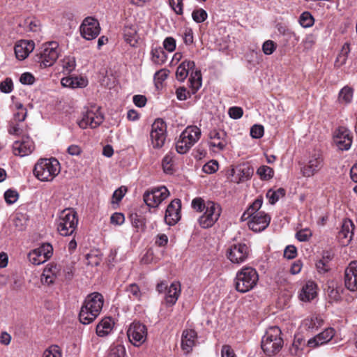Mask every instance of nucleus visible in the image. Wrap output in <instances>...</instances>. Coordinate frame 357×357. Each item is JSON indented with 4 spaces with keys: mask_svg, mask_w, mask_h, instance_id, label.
<instances>
[{
    "mask_svg": "<svg viewBox=\"0 0 357 357\" xmlns=\"http://www.w3.org/2000/svg\"><path fill=\"white\" fill-rule=\"evenodd\" d=\"M192 207L198 212L204 211L199 218L198 222L204 229L210 228L218 220L222 213L220 205L212 201L205 202L201 197H196L192 201Z\"/></svg>",
    "mask_w": 357,
    "mask_h": 357,
    "instance_id": "f257e3e1",
    "label": "nucleus"
},
{
    "mask_svg": "<svg viewBox=\"0 0 357 357\" xmlns=\"http://www.w3.org/2000/svg\"><path fill=\"white\" fill-rule=\"evenodd\" d=\"M103 303L104 298L101 294L93 292L88 295L79 314L80 322L83 324L93 322L100 314Z\"/></svg>",
    "mask_w": 357,
    "mask_h": 357,
    "instance_id": "f03ea898",
    "label": "nucleus"
},
{
    "mask_svg": "<svg viewBox=\"0 0 357 357\" xmlns=\"http://www.w3.org/2000/svg\"><path fill=\"white\" fill-rule=\"evenodd\" d=\"M59 160L54 158H40L33 168L34 176L40 181H52L60 172Z\"/></svg>",
    "mask_w": 357,
    "mask_h": 357,
    "instance_id": "7ed1b4c3",
    "label": "nucleus"
},
{
    "mask_svg": "<svg viewBox=\"0 0 357 357\" xmlns=\"http://www.w3.org/2000/svg\"><path fill=\"white\" fill-rule=\"evenodd\" d=\"M259 281V275L255 268L244 266L241 268L234 278V286L237 291L244 294L253 289Z\"/></svg>",
    "mask_w": 357,
    "mask_h": 357,
    "instance_id": "20e7f679",
    "label": "nucleus"
},
{
    "mask_svg": "<svg viewBox=\"0 0 357 357\" xmlns=\"http://www.w3.org/2000/svg\"><path fill=\"white\" fill-rule=\"evenodd\" d=\"M284 341L279 327L268 328L261 339V347L266 355L272 356L278 354L283 347Z\"/></svg>",
    "mask_w": 357,
    "mask_h": 357,
    "instance_id": "39448f33",
    "label": "nucleus"
},
{
    "mask_svg": "<svg viewBox=\"0 0 357 357\" xmlns=\"http://www.w3.org/2000/svg\"><path fill=\"white\" fill-rule=\"evenodd\" d=\"M78 224L77 213L71 208L62 211L57 220V230L63 236L72 235Z\"/></svg>",
    "mask_w": 357,
    "mask_h": 357,
    "instance_id": "423d86ee",
    "label": "nucleus"
},
{
    "mask_svg": "<svg viewBox=\"0 0 357 357\" xmlns=\"http://www.w3.org/2000/svg\"><path fill=\"white\" fill-rule=\"evenodd\" d=\"M201 130L195 126H188L181 134L176 143V151L180 154L187 153L190 149L199 139Z\"/></svg>",
    "mask_w": 357,
    "mask_h": 357,
    "instance_id": "0eeeda50",
    "label": "nucleus"
},
{
    "mask_svg": "<svg viewBox=\"0 0 357 357\" xmlns=\"http://www.w3.org/2000/svg\"><path fill=\"white\" fill-rule=\"evenodd\" d=\"M61 51L59 43L50 41L43 45L40 52L37 54V61L43 68L52 66L58 59Z\"/></svg>",
    "mask_w": 357,
    "mask_h": 357,
    "instance_id": "6e6552de",
    "label": "nucleus"
},
{
    "mask_svg": "<svg viewBox=\"0 0 357 357\" xmlns=\"http://www.w3.org/2000/svg\"><path fill=\"white\" fill-rule=\"evenodd\" d=\"M104 117L100 109L96 107L86 108L82 112L80 119L77 121V124L82 129H86L88 127L96 128L103 121Z\"/></svg>",
    "mask_w": 357,
    "mask_h": 357,
    "instance_id": "1a4fd4ad",
    "label": "nucleus"
},
{
    "mask_svg": "<svg viewBox=\"0 0 357 357\" xmlns=\"http://www.w3.org/2000/svg\"><path fill=\"white\" fill-rule=\"evenodd\" d=\"M150 137L154 149H160L164 146L167 137V126L163 120L158 119L153 122Z\"/></svg>",
    "mask_w": 357,
    "mask_h": 357,
    "instance_id": "9d476101",
    "label": "nucleus"
},
{
    "mask_svg": "<svg viewBox=\"0 0 357 357\" xmlns=\"http://www.w3.org/2000/svg\"><path fill=\"white\" fill-rule=\"evenodd\" d=\"M253 174V168L243 164L226 170V176L229 182L239 183L248 180Z\"/></svg>",
    "mask_w": 357,
    "mask_h": 357,
    "instance_id": "9b49d317",
    "label": "nucleus"
},
{
    "mask_svg": "<svg viewBox=\"0 0 357 357\" xmlns=\"http://www.w3.org/2000/svg\"><path fill=\"white\" fill-rule=\"evenodd\" d=\"M169 195L167 188L165 186L154 188L146 190L143 195L144 202L149 207H157Z\"/></svg>",
    "mask_w": 357,
    "mask_h": 357,
    "instance_id": "f8f14e48",
    "label": "nucleus"
},
{
    "mask_svg": "<svg viewBox=\"0 0 357 357\" xmlns=\"http://www.w3.org/2000/svg\"><path fill=\"white\" fill-rule=\"evenodd\" d=\"M127 335L130 342L134 346L139 347L146 339L147 329L145 325L134 321L130 325Z\"/></svg>",
    "mask_w": 357,
    "mask_h": 357,
    "instance_id": "ddd939ff",
    "label": "nucleus"
},
{
    "mask_svg": "<svg viewBox=\"0 0 357 357\" xmlns=\"http://www.w3.org/2000/svg\"><path fill=\"white\" fill-rule=\"evenodd\" d=\"M227 257L234 264L244 262L250 254L249 247L243 243H234L227 250Z\"/></svg>",
    "mask_w": 357,
    "mask_h": 357,
    "instance_id": "4468645a",
    "label": "nucleus"
},
{
    "mask_svg": "<svg viewBox=\"0 0 357 357\" xmlns=\"http://www.w3.org/2000/svg\"><path fill=\"white\" fill-rule=\"evenodd\" d=\"M100 32V26L98 21L92 17H86L81 26L80 33L82 36L86 40H93L96 38Z\"/></svg>",
    "mask_w": 357,
    "mask_h": 357,
    "instance_id": "2eb2a0df",
    "label": "nucleus"
},
{
    "mask_svg": "<svg viewBox=\"0 0 357 357\" xmlns=\"http://www.w3.org/2000/svg\"><path fill=\"white\" fill-rule=\"evenodd\" d=\"M324 166V158L321 153L314 152L311 154L307 163L302 168L303 175L306 177L312 176Z\"/></svg>",
    "mask_w": 357,
    "mask_h": 357,
    "instance_id": "dca6fc26",
    "label": "nucleus"
},
{
    "mask_svg": "<svg viewBox=\"0 0 357 357\" xmlns=\"http://www.w3.org/2000/svg\"><path fill=\"white\" fill-rule=\"evenodd\" d=\"M208 138V144L213 148V151H223L228 144L227 133L222 130L213 129L211 130Z\"/></svg>",
    "mask_w": 357,
    "mask_h": 357,
    "instance_id": "f3484780",
    "label": "nucleus"
},
{
    "mask_svg": "<svg viewBox=\"0 0 357 357\" xmlns=\"http://www.w3.org/2000/svg\"><path fill=\"white\" fill-rule=\"evenodd\" d=\"M333 141L340 150L349 149L352 143L350 131L344 127H340L334 133Z\"/></svg>",
    "mask_w": 357,
    "mask_h": 357,
    "instance_id": "a211bd4d",
    "label": "nucleus"
},
{
    "mask_svg": "<svg viewBox=\"0 0 357 357\" xmlns=\"http://www.w3.org/2000/svg\"><path fill=\"white\" fill-rule=\"evenodd\" d=\"M271 216L264 211L255 213L248 222V227L255 232L264 231L270 224Z\"/></svg>",
    "mask_w": 357,
    "mask_h": 357,
    "instance_id": "6ab92c4d",
    "label": "nucleus"
},
{
    "mask_svg": "<svg viewBox=\"0 0 357 357\" xmlns=\"http://www.w3.org/2000/svg\"><path fill=\"white\" fill-rule=\"evenodd\" d=\"M181 202L175 199L167 206L165 215V221L168 225H174L181 218Z\"/></svg>",
    "mask_w": 357,
    "mask_h": 357,
    "instance_id": "aec40b11",
    "label": "nucleus"
},
{
    "mask_svg": "<svg viewBox=\"0 0 357 357\" xmlns=\"http://www.w3.org/2000/svg\"><path fill=\"white\" fill-rule=\"evenodd\" d=\"M344 285L351 291L357 290V261L349 263L344 271Z\"/></svg>",
    "mask_w": 357,
    "mask_h": 357,
    "instance_id": "412c9836",
    "label": "nucleus"
},
{
    "mask_svg": "<svg viewBox=\"0 0 357 357\" xmlns=\"http://www.w3.org/2000/svg\"><path fill=\"white\" fill-rule=\"evenodd\" d=\"M13 150L15 155H28L34 150L33 142L29 137L23 138L21 141H15L13 144Z\"/></svg>",
    "mask_w": 357,
    "mask_h": 357,
    "instance_id": "4be33fe9",
    "label": "nucleus"
},
{
    "mask_svg": "<svg viewBox=\"0 0 357 357\" xmlns=\"http://www.w3.org/2000/svg\"><path fill=\"white\" fill-rule=\"evenodd\" d=\"M354 235V224L350 220L343 221L341 229L338 232L337 238L343 245H347L351 241Z\"/></svg>",
    "mask_w": 357,
    "mask_h": 357,
    "instance_id": "5701e85b",
    "label": "nucleus"
},
{
    "mask_svg": "<svg viewBox=\"0 0 357 357\" xmlns=\"http://www.w3.org/2000/svg\"><path fill=\"white\" fill-rule=\"evenodd\" d=\"M34 43L29 40H20L15 46V54L20 60H24L34 50Z\"/></svg>",
    "mask_w": 357,
    "mask_h": 357,
    "instance_id": "b1692460",
    "label": "nucleus"
},
{
    "mask_svg": "<svg viewBox=\"0 0 357 357\" xmlns=\"http://www.w3.org/2000/svg\"><path fill=\"white\" fill-rule=\"evenodd\" d=\"M123 36L125 41L131 47H136L138 43L139 36L137 34V26L133 24L127 23L123 30Z\"/></svg>",
    "mask_w": 357,
    "mask_h": 357,
    "instance_id": "393cba45",
    "label": "nucleus"
},
{
    "mask_svg": "<svg viewBox=\"0 0 357 357\" xmlns=\"http://www.w3.org/2000/svg\"><path fill=\"white\" fill-rule=\"evenodd\" d=\"M334 330L328 328L317 335L308 340L307 344L310 347H316L329 342L334 336Z\"/></svg>",
    "mask_w": 357,
    "mask_h": 357,
    "instance_id": "a878e982",
    "label": "nucleus"
},
{
    "mask_svg": "<svg viewBox=\"0 0 357 357\" xmlns=\"http://www.w3.org/2000/svg\"><path fill=\"white\" fill-rule=\"evenodd\" d=\"M59 273V268L56 264H50L44 268L41 275V281L47 284H53Z\"/></svg>",
    "mask_w": 357,
    "mask_h": 357,
    "instance_id": "bb28decb",
    "label": "nucleus"
},
{
    "mask_svg": "<svg viewBox=\"0 0 357 357\" xmlns=\"http://www.w3.org/2000/svg\"><path fill=\"white\" fill-rule=\"evenodd\" d=\"M197 333L194 330H185L182 333L181 347L185 353L192 351L195 345Z\"/></svg>",
    "mask_w": 357,
    "mask_h": 357,
    "instance_id": "cd10ccee",
    "label": "nucleus"
},
{
    "mask_svg": "<svg viewBox=\"0 0 357 357\" xmlns=\"http://www.w3.org/2000/svg\"><path fill=\"white\" fill-rule=\"evenodd\" d=\"M61 84L71 89L84 88L87 86L88 80L82 77H66L61 79Z\"/></svg>",
    "mask_w": 357,
    "mask_h": 357,
    "instance_id": "c85d7f7f",
    "label": "nucleus"
},
{
    "mask_svg": "<svg viewBox=\"0 0 357 357\" xmlns=\"http://www.w3.org/2000/svg\"><path fill=\"white\" fill-rule=\"evenodd\" d=\"M317 296V284L312 281H308L303 287L299 297L303 301H310Z\"/></svg>",
    "mask_w": 357,
    "mask_h": 357,
    "instance_id": "c756f323",
    "label": "nucleus"
},
{
    "mask_svg": "<svg viewBox=\"0 0 357 357\" xmlns=\"http://www.w3.org/2000/svg\"><path fill=\"white\" fill-rule=\"evenodd\" d=\"M114 326V321L110 317H105L96 326V334L99 337H105L112 331Z\"/></svg>",
    "mask_w": 357,
    "mask_h": 357,
    "instance_id": "7c9ffc66",
    "label": "nucleus"
},
{
    "mask_svg": "<svg viewBox=\"0 0 357 357\" xmlns=\"http://www.w3.org/2000/svg\"><path fill=\"white\" fill-rule=\"evenodd\" d=\"M195 67V63L192 61H184L177 68L176 72V79L180 82H183L188 77L189 70Z\"/></svg>",
    "mask_w": 357,
    "mask_h": 357,
    "instance_id": "2f4dec72",
    "label": "nucleus"
},
{
    "mask_svg": "<svg viewBox=\"0 0 357 357\" xmlns=\"http://www.w3.org/2000/svg\"><path fill=\"white\" fill-rule=\"evenodd\" d=\"M181 294V286L178 282L172 283L168 288L165 296L166 303L170 305H173L177 301Z\"/></svg>",
    "mask_w": 357,
    "mask_h": 357,
    "instance_id": "473e14b6",
    "label": "nucleus"
},
{
    "mask_svg": "<svg viewBox=\"0 0 357 357\" xmlns=\"http://www.w3.org/2000/svg\"><path fill=\"white\" fill-rule=\"evenodd\" d=\"M354 96V89L349 86H344L339 92L338 101L341 104L348 105L351 102Z\"/></svg>",
    "mask_w": 357,
    "mask_h": 357,
    "instance_id": "72a5a7b5",
    "label": "nucleus"
},
{
    "mask_svg": "<svg viewBox=\"0 0 357 357\" xmlns=\"http://www.w3.org/2000/svg\"><path fill=\"white\" fill-rule=\"evenodd\" d=\"M151 54L152 61L157 65H162L167 60V55L161 47L152 48Z\"/></svg>",
    "mask_w": 357,
    "mask_h": 357,
    "instance_id": "f704fd0d",
    "label": "nucleus"
},
{
    "mask_svg": "<svg viewBox=\"0 0 357 357\" xmlns=\"http://www.w3.org/2000/svg\"><path fill=\"white\" fill-rule=\"evenodd\" d=\"M285 195V190L282 188H280L276 190L270 189L266 193V197L271 204H275L280 198L283 197Z\"/></svg>",
    "mask_w": 357,
    "mask_h": 357,
    "instance_id": "c9c22d12",
    "label": "nucleus"
},
{
    "mask_svg": "<svg viewBox=\"0 0 357 357\" xmlns=\"http://www.w3.org/2000/svg\"><path fill=\"white\" fill-rule=\"evenodd\" d=\"M342 288L335 285L334 283H331L327 289V294L328 297L334 301H338L342 298Z\"/></svg>",
    "mask_w": 357,
    "mask_h": 357,
    "instance_id": "e433bc0d",
    "label": "nucleus"
},
{
    "mask_svg": "<svg viewBox=\"0 0 357 357\" xmlns=\"http://www.w3.org/2000/svg\"><path fill=\"white\" fill-rule=\"evenodd\" d=\"M126 292L130 299L139 301L141 299L142 293L139 286L135 283L128 285L126 288Z\"/></svg>",
    "mask_w": 357,
    "mask_h": 357,
    "instance_id": "4c0bfd02",
    "label": "nucleus"
},
{
    "mask_svg": "<svg viewBox=\"0 0 357 357\" xmlns=\"http://www.w3.org/2000/svg\"><path fill=\"white\" fill-rule=\"evenodd\" d=\"M350 52V47L348 43L343 45L340 52L337 56L335 63L338 65L342 66L346 63L349 53Z\"/></svg>",
    "mask_w": 357,
    "mask_h": 357,
    "instance_id": "58836bf2",
    "label": "nucleus"
},
{
    "mask_svg": "<svg viewBox=\"0 0 357 357\" xmlns=\"http://www.w3.org/2000/svg\"><path fill=\"white\" fill-rule=\"evenodd\" d=\"M257 173L262 180H269L272 178L274 175L273 169L266 165H262L259 167L257 171Z\"/></svg>",
    "mask_w": 357,
    "mask_h": 357,
    "instance_id": "ea45409f",
    "label": "nucleus"
},
{
    "mask_svg": "<svg viewBox=\"0 0 357 357\" xmlns=\"http://www.w3.org/2000/svg\"><path fill=\"white\" fill-rule=\"evenodd\" d=\"M126 349L122 344L111 346L107 357H125Z\"/></svg>",
    "mask_w": 357,
    "mask_h": 357,
    "instance_id": "a19ab883",
    "label": "nucleus"
},
{
    "mask_svg": "<svg viewBox=\"0 0 357 357\" xmlns=\"http://www.w3.org/2000/svg\"><path fill=\"white\" fill-rule=\"evenodd\" d=\"M323 323V320L318 317H312L310 318H307L304 321V326L308 330H314L317 329L319 326H321Z\"/></svg>",
    "mask_w": 357,
    "mask_h": 357,
    "instance_id": "79ce46f5",
    "label": "nucleus"
},
{
    "mask_svg": "<svg viewBox=\"0 0 357 357\" xmlns=\"http://www.w3.org/2000/svg\"><path fill=\"white\" fill-rule=\"evenodd\" d=\"M62 67L63 71L70 73L74 70L76 66L75 59L73 56H66L62 61Z\"/></svg>",
    "mask_w": 357,
    "mask_h": 357,
    "instance_id": "37998d69",
    "label": "nucleus"
},
{
    "mask_svg": "<svg viewBox=\"0 0 357 357\" xmlns=\"http://www.w3.org/2000/svg\"><path fill=\"white\" fill-rule=\"evenodd\" d=\"M314 18L309 12L303 13L299 17V23L304 28L311 27L314 24Z\"/></svg>",
    "mask_w": 357,
    "mask_h": 357,
    "instance_id": "c03bdc74",
    "label": "nucleus"
},
{
    "mask_svg": "<svg viewBox=\"0 0 357 357\" xmlns=\"http://www.w3.org/2000/svg\"><path fill=\"white\" fill-rule=\"evenodd\" d=\"M38 255L45 257V261L49 259L52 255L53 248L52 246L49 243L43 244L40 247L35 249Z\"/></svg>",
    "mask_w": 357,
    "mask_h": 357,
    "instance_id": "a18cd8bd",
    "label": "nucleus"
},
{
    "mask_svg": "<svg viewBox=\"0 0 357 357\" xmlns=\"http://www.w3.org/2000/svg\"><path fill=\"white\" fill-rule=\"evenodd\" d=\"M208 17V14L203 8L195 9L192 13V18L196 23L204 22Z\"/></svg>",
    "mask_w": 357,
    "mask_h": 357,
    "instance_id": "49530a36",
    "label": "nucleus"
},
{
    "mask_svg": "<svg viewBox=\"0 0 357 357\" xmlns=\"http://www.w3.org/2000/svg\"><path fill=\"white\" fill-rule=\"evenodd\" d=\"M218 168L219 165L218 161L211 160L203 166L202 170L204 173L211 174L216 172Z\"/></svg>",
    "mask_w": 357,
    "mask_h": 357,
    "instance_id": "de8ad7c7",
    "label": "nucleus"
},
{
    "mask_svg": "<svg viewBox=\"0 0 357 357\" xmlns=\"http://www.w3.org/2000/svg\"><path fill=\"white\" fill-rule=\"evenodd\" d=\"M162 165L165 172L168 174L172 173L173 157L171 154H167L164 157L162 161Z\"/></svg>",
    "mask_w": 357,
    "mask_h": 357,
    "instance_id": "09e8293b",
    "label": "nucleus"
},
{
    "mask_svg": "<svg viewBox=\"0 0 357 357\" xmlns=\"http://www.w3.org/2000/svg\"><path fill=\"white\" fill-rule=\"evenodd\" d=\"M263 204V198L262 197H257L254 202L248 208L247 211L248 213H251L253 216L255 213H259V210Z\"/></svg>",
    "mask_w": 357,
    "mask_h": 357,
    "instance_id": "8fccbe9b",
    "label": "nucleus"
},
{
    "mask_svg": "<svg viewBox=\"0 0 357 357\" xmlns=\"http://www.w3.org/2000/svg\"><path fill=\"white\" fill-rule=\"evenodd\" d=\"M276 47L277 45L274 41L268 40L263 43L262 51L266 55H271L275 52Z\"/></svg>",
    "mask_w": 357,
    "mask_h": 357,
    "instance_id": "3c124183",
    "label": "nucleus"
},
{
    "mask_svg": "<svg viewBox=\"0 0 357 357\" xmlns=\"http://www.w3.org/2000/svg\"><path fill=\"white\" fill-rule=\"evenodd\" d=\"M18 197L19 195L16 190L9 189L4 193L5 201L8 204H14L17 200Z\"/></svg>",
    "mask_w": 357,
    "mask_h": 357,
    "instance_id": "603ef678",
    "label": "nucleus"
},
{
    "mask_svg": "<svg viewBox=\"0 0 357 357\" xmlns=\"http://www.w3.org/2000/svg\"><path fill=\"white\" fill-rule=\"evenodd\" d=\"M193 88L199 89L202 86V75L200 70H196L192 73L190 79Z\"/></svg>",
    "mask_w": 357,
    "mask_h": 357,
    "instance_id": "864d4df0",
    "label": "nucleus"
},
{
    "mask_svg": "<svg viewBox=\"0 0 357 357\" xmlns=\"http://www.w3.org/2000/svg\"><path fill=\"white\" fill-rule=\"evenodd\" d=\"M316 267L319 273H325L328 271L330 269L328 265V259L325 258L324 257L322 259H319L316 263Z\"/></svg>",
    "mask_w": 357,
    "mask_h": 357,
    "instance_id": "5fc2aeb1",
    "label": "nucleus"
},
{
    "mask_svg": "<svg viewBox=\"0 0 357 357\" xmlns=\"http://www.w3.org/2000/svg\"><path fill=\"white\" fill-rule=\"evenodd\" d=\"M29 261L34 265H40L45 262V257L38 255L35 250L29 254Z\"/></svg>",
    "mask_w": 357,
    "mask_h": 357,
    "instance_id": "6e6d98bb",
    "label": "nucleus"
},
{
    "mask_svg": "<svg viewBox=\"0 0 357 357\" xmlns=\"http://www.w3.org/2000/svg\"><path fill=\"white\" fill-rule=\"evenodd\" d=\"M132 225L137 229H143L145 227V220L142 217L135 214L131 216Z\"/></svg>",
    "mask_w": 357,
    "mask_h": 357,
    "instance_id": "4d7b16f0",
    "label": "nucleus"
},
{
    "mask_svg": "<svg viewBox=\"0 0 357 357\" xmlns=\"http://www.w3.org/2000/svg\"><path fill=\"white\" fill-rule=\"evenodd\" d=\"M169 5L174 11L179 15L183 13V0H169Z\"/></svg>",
    "mask_w": 357,
    "mask_h": 357,
    "instance_id": "13d9d810",
    "label": "nucleus"
},
{
    "mask_svg": "<svg viewBox=\"0 0 357 357\" xmlns=\"http://www.w3.org/2000/svg\"><path fill=\"white\" fill-rule=\"evenodd\" d=\"M13 83L10 78H6L0 83V91L5 93H9L13 91Z\"/></svg>",
    "mask_w": 357,
    "mask_h": 357,
    "instance_id": "bf43d9fd",
    "label": "nucleus"
},
{
    "mask_svg": "<svg viewBox=\"0 0 357 357\" xmlns=\"http://www.w3.org/2000/svg\"><path fill=\"white\" fill-rule=\"evenodd\" d=\"M264 129L261 125H254L250 129V135L252 138L259 139L264 135Z\"/></svg>",
    "mask_w": 357,
    "mask_h": 357,
    "instance_id": "052dcab7",
    "label": "nucleus"
},
{
    "mask_svg": "<svg viewBox=\"0 0 357 357\" xmlns=\"http://www.w3.org/2000/svg\"><path fill=\"white\" fill-rule=\"evenodd\" d=\"M43 357H61V353L58 346H52L44 351Z\"/></svg>",
    "mask_w": 357,
    "mask_h": 357,
    "instance_id": "680f3d73",
    "label": "nucleus"
},
{
    "mask_svg": "<svg viewBox=\"0 0 357 357\" xmlns=\"http://www.w3.org/2000/svg\"><path fill=\"white\" fill-rule=\"evenodd\" d=\"M312 234L309 229H304L298 231L296 234V237L299 241L305 242L309 240Z\"/></svg>",
    "mask_w": 357,
    "mask_h": 357,
    "instance_id": "e2e57ef3",
    "label": "nucleus"
},
{
    "mask_svg": "<svg viewBox=\"0 0 357 357\" xmlns=\"http://www.w3.org/2000/svg\"><path fill=\"white\" fill-rule=\"evenodd\" d=\"M163 47L168 52H172L176 49V40L172 37H167L163 41Z\"/></svg>",
    "mask_w": 357,
    "mask_h": 357,
    "instance_id": "0e129e2a",
    "label": "nucleus"
},
{
    "mask_svg": "<svg viewBox=\"0 0 357 357\" xmlns=\"http://www.w3.org/2000/svg\"><path fill=\"white\" fill-rule=\"evenodd\" d=\"M289 351L291 356L294 357H301L303 354L302 349L300 347L299 344L296 342H294L290 346Z\"/></svg>",
    "mask_w": 357,
    "mask_h": 357,
    "instance_id": "69168bd1",
    "label": "nucleus"
},
{
    "mask_svg": "<svg viewBox=\"0 0 357 357\" xmlns=\"http://www.w3.org/2000/svg\"><path fill=\"white\" fill-rule=\"evenodd\" d=\"M126 192V188L121 187L116 190L112 195V203H118L119 202L122 198L124 197L125 193Z\"/></svg>",
    "mask_w": 357,
    "mask_h": 357,
    "instance_id": "338daca9",
    "label": "nucleus"
},
{
    "mask_svg": "<svg viewBox=\"0 0 357 357\" xmlns=\"http://www.w3.org/2000/svg\"><path fill=\"white\" fill-rule=\"evenodd\" d=\"M13 223L17 231H23L26 228L25 221L21 216L17 215L14 217Z\"/></svg>",
    "mask_w": 357,
    "mask_h": 357,
    "instance_id": "774afa93",
    "label": "nucleus"
}]
</instances>
